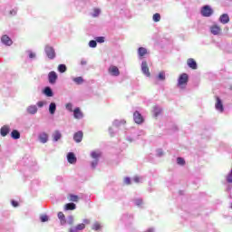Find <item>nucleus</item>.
I'll return each mask as SVG.
<instances>
[{
  "label": "nucleus",
  "mask_w": 232,
  "mask_h": 232,
  "mask_svg": "<svg viewBox=\"0 0 232 232\" xmlns=\"http://www.w3.org/2000/svg\"><path fill=\"white\" fill-rule=\"evenodd\" d=\"M86 224H90L89 219H84L83 223L78 224L76 226V228H78V231H82V229H84L86 227Z\"/></svg>",
  "instance_id": "nucleus-18"
},
{
  "label": "nucleus",
  "mask_w": 232,
  "mask_h": 232,
  "mask_svg": "<svg viewBox=\"0 0 232 232\" xmlns=\"http://www.w3.org/2000/svg\"><path fill=\"white\" fill-rule=\"evenodd\" d=\"M96 43H104V36H99L96 38Z\"/></svg>",
  "instance_id": "nucleus-38"
},
{
  "label": "nucleus",
  "mask_w": 232,
  "mask_h": 232,
  "mask_svg": "<svg viewBox=\"0 0 232 232\" xmlns=\"http://www.w3.org/2000/svg\"><path fill=\"white\" fill-rule=\"evenodd\" d=\"M61 137H63V135L59 130H55L53 134V140L54 142H57V140H61Z\"/></svg>",
  "instance_id": "nucleus-22"
},
{
  "label": "nucleus",
  "mask_w": 232,
  "mask_h": 232,
  "mask_svg": "<svg viewBox=\"0 0 232 232\" xmlns=\"http://www.w3.org/2000/svg\"><path fill=\"white\" fill-rule=\"evenodd\" d=\"M15 14H17V12H16L15 10L10 11V14H11V15H15Z\"/></svg>",
  "instance_id": "nucleus-48"
},
{
  "label": "nucleus",
  "mask_w": 232,
  "mask_h": 232,
  "mask_svg": "<svg viewBox=\"0 0 232 232\" xmlns=\"http://www.w3.org/2000/svg\"><path fill=\"white\" fill-rule=\"evenodd\" d=\"M69 224L70 226L73 225V218H70Z\"/></svg>",
  "instance_id": "nucleus-49"
},
{
  "label": "nucleus",
  "mask_w": 232,
  "mask_h": 232,
  "mask_svg": "<svg viewBox=\"0 0 232 232\" xmlns=\"http://www.w3.org/2000/svg\"><path fill=\"white\" fill-rule=\"evenodd\" d=\"M65 108L68 110V111H73V105L72 103H67Z\"/></svg>",
  "instance_id": "nucleus-36"
},
{
  "label": "nucleus",
  "mask_w": 232,
  "mask_h": 232,
  "mask_svg": "<svg viewBox=\"0 0 232 232\" xmlns=\"http://www.w3.org/2000/svg\"><path fill=\"white\" fill-rule=\"evenodd\" d=\"M177 163L179 166H184L186 164V160L183 158L179 157V158H177Z\"/></svg>",
  "instance_id": "nucleus-30"
},
{
  "label": "nucleus",
  "mask_w": 232,
  "mask_h": 232,
  "mask_svg": "<svg viewBox=\"0 0 232 232\" xmlns=\"http://www.w3.org/2000/svg\"><path fill=\"white\" fill-rule=\"evenodd\" d=\"M187 64L188 68H191V70H197V62L193 58H189L187 60Z\"/></svg>",
  "instance_id": "nucleus-13"
},
{
  "label": "nucleus",
  "mask_w": 232,
  "mask_h": 232,
  "mask_svg": "<svg viewBox=\"0 0 232 232\" xmlns=\"http://www.w3.org/2000/svg\"><path fill=\"white\" fill-rule=\"evenodd\" d=\"M99 14H101V10H99V9H94L93 17H97V16L99 15Z\"/></svg>",
  "instance_id": "nucleus-43"
},
{
  "label": "nucleus",
  "mask_w": 232,
  "mask_h": 232,
  "mask_svg": "<svg viewBox=\"0 0 232 232\" xmlns=\"http://www.w3.org/2000/svg\"><path fill=\"white\" fill-rule=\"evenodd\" d=\"M219 22L222 23V24H227V23H229V15L227 14H223L219 17Z\"/></svg>",
  "instance_id": "nucleus-16"
},
{
  "label": "nucleus",
  "mask_w": 232,
  "mask_h": 232,
  "mask_svg": "<svg viewBox=\"0 0 232 232\" xmlns=\"http://www.w3.org/2000/svg\"><path fill=\"white\" fill-rule=\"evenodd\" d=\"M44 93L47 97H53V92L52 91V89L50 87H45Z\"/></svg>",
  "instance_id": "nucleus-26"
},
{
  "label": "nucleus",
  "mask_w": 232,
  "mask_h": 232,
  "mask_svg": "<svg viewBox=\"0 0 232 232\" xmlns=\"http://www.w3.org/2000/svg\"><path fill=\"white\" fill-rule=\"evenodd\" d=\"M158 79H160V81H166V73L164 72H160L158 75Z\"/></svg>",
  "instance_id": "nucleus-33"
},
{
  "label": "nucleus",
  "mask_w": 232,
  "mask_h": 232,
  "mask_svg": "<svg viewBox=\"0 0 232 232\" xmlns=\"http://www.w3.org/2000/svg\"><path fill=\"white\" fill-rule=\"evenodd\" d=\"M73 81L76 82V84H82V82H84V79H82L81 76L73 78Z\"/></svg>",
  "instance_id": "nucleus-31"
},
{
  "label": "nucleus",
  "mask_w": 232,
  "mask_h": 232,
  "mask_svg": "<svg viewBox=\"0 0 232 232\" xmlns=\"http://www.w3.org/2000/svg\"><path fill=\"white\" fill-rule=\"evenodd\" d=\"M37 106H38V108H43V106H44V102H38Z\"/></svg>",
  "instance_id": "nucleus-44"
},
{
  "label": "nucleus",
  "mask_w": 232,
  "mask_h": 232,
  "mask_svg": "<svg viewBox=\"0 0 232 232\" xmlns=\"http://www.w3.org/2000/svg\"><path fill=\"white\" fill-rule=\"evenodd\" d=\"M82 137H84V133H82V130H79L78 132L74 133L73 140H75L77 143L82 142Z\"/></svg>",
  "instance_id": "nucleus-11"
},
{
  "label": "nucleus",
  "mask_w": 232,
  "mask_h": 232,
  "mask_svg": "<svg viewBox=\"0 0 232 232\" xmlns=\"http://www.w3.org/2000/svg\"><path fill=\"white\" fill-rule=\"evenodd\" d=\"M102 154L99 151H92L91 153L92 159H95L96 160L102 156Z\"/></svg>",
  "instance_id": "nucleus-28"
},
{
  "label": "nucleus",
  "mask_w": 232,
  "mask_h": 232,
  "mask_svg": "<svg viewBox=\"0 0 232 232\" xmlns=\"http://www.w3.org/2000/svg\"><path fill=\"white\" fill-rule=\"evenodd\" d=\"M42 222H48V216L44 215L41 217Z\"/></svg>",
  "instance_id": "nucleus-42"
},
{
  "label": "nucleus",
  "mask_w": 232,
  "mask_h": 232,
  "mask_svg": "<svg viewBox=\"0 0 232 232\" xmlns=\"http://www.w3.org/2000/svg\"><path fill=\"white\" fill-rule=\"evenodd\" d=\"M40 141L43 142V144H46L48 142V134L46 132H44L39 135Z\"/></svg>",
  "instance_id": "nucleus-20"
},
{
  "label": "nucleus",
  "mask_w": 232,
  "mask_h": 232,
  "mask_svg": "<svg viewBox=\"0 0 232 232\" xmlns=\"http://www.w3.org/2000/svg\"><path fill=\"white\" fill-rule=\"evenodd\" d=\"M68 200H69V202H79V196L73 195V194H69Z\"/></svg>",
  "instance_id": "nucleus-23"
},
{
  "label": "nucleus",
  "mask_w": 232,
  "mask_h": 232,
  "mask_svg": "<svg viewBox=\"0 0 232 232\" xmlns=\"http://www.w3.org/2000/svg\"><path fill=\"white\" fill-rule=\"evenodd\" d=\"M27 112L30 113L31 115H35L37 113V106L35 105H31L27 108Z\"/></svg>",
  "instance_id": "nucleus-21"
},
{
  "label": "nucleus",
  "mask_w": 232,
  "mask_h": 232,
  "mask_svg": "<svg viewBox=\"0 0 232 232\" xmlns=\"http://www.w3.org/2000/svg\"><path fill=\"white\" fill-rule=\"evenodd\" d=\"M210 32L213 35H219V34H221L222 32V29L220 28V26L214 24L210 26Z\"/></svg>",
  "instance_id": "nucleus-10"
},
{
  "label": "nucleus",
  "mask_w": 232,
  "mask_h": 232,
  "mask_svg": "<svg viewBox=\"0 0 232 232\" xmlns=\"http://www.w3.org/2000/svg\"><path fill=\"white\" fill-rule=\"evenodd\" d=\"M216 104H215V108L218 111H219V113H223L224 112V104H222V100H220L219 97L216 98Z\"/></svg>",
  "instance_id": "nucleus-5"
},
{
  "label": "nucleus",
  "mask_w": 232,
  "mask_h": 232,
  "mask_svg": "<svg viewBox=\"0 0 232 232\" xmlns=\"http://www.w3.org/2000/svg\"><path fill=\"white\" fill-rule=\"evenodd\" d=\"M124 183L127 185V186H130V184H131V179L130 178H125L124 179Z\"/></svg>",
  "instance_id": "nucleus-39"
},
{
  "label": "nucleus",
  "mask_w": 232,
  "mask_h": 232,
  "mask_svg": "<svg viewBox=\"0 0 232 232\" xmlns=\"http://www.w3.org/2000/svg\"><path fill=\"white\" fill-rule=\"evenodd\" d=\"M29 57H30V59L35 58V53H29Z\"/></svg>",
  "instance_id": "nucleus-47"
},
{
  "label": "nucleus",
  "mask_w": 232,
  "mask_h": 232,
  "mask_svg": "<svg viewBox=\"0 0 232 232\" xmlns=\"http://www.w3.org/2000/svg\"><path fill=\"white\" fill-rule=\"evenodd\" d=\"M136 206H142V199H137Z\"/></svg>",
  "instance_id": "nucleus-45"
},
{
  "label": "nucleus",
  "mask_w": 232,
  "mask_h": 232,
  "mask_svg": "<svg viewBox=\"0 0 232 232\" xmlns=\"http://www.w3.org/2000/svg\"><path fill=\"white\" fill-rule=\"evenodd\" d=\"M70 232H79L77 227L70 229Z\"/></svg>",
  "instance_id": "nucleus-46"
},
{
  "label": "nucleus",
  "mask_w": 232,
  "mask_h": 232,
  "mask_svg": "<svg viewBox=\"0 0 232 232\" xmlns=\"http://www.w3.org/2000/svg\"><path fill=\"white\" fill-rule=\"evenodd\" d=\"M58 218L60 220L61 226H64V224H66V216H64V213L58 212Z\"/></svg>",
  "instance_id": "nucleus-17"
},
{
  "label": "nucleus",
  "mask_w": 232,
  "mask_h": 232,
  "mask_svg": "<svg viewBox=\"0 0 232 232\" xmlns=\"http://www.w3.org/2000/svg\"><path fill=\"white\" fill-rule=\"evenodd\" d=\"M73 115H74V119H82V117L84 116L82 114V111H81V108L79 107L73 110Z\"/></svg>",
  "instance_id": "nucleus-15"
},
{
  "label": "nucleus",
  "mask_w": 232,
  "mask_h": 232,
  "mask_svg": "<svg viewBox=\"0 0 232 232\" xmlns=\"http://www.w3.org/2000/svg\"><path fill=\"white\" fill-rule=\"evenodd\" d=\"M1 41H2L3 44H5V46H12V44H14L12 39L9 38V36L6 34L2 36Z\"/></svg>",
  "instance_id": "nucleus-9"
},
{
  "label": "nucleus",
  "mask_w": 232,
  "mask_h": 232,
  "mask_svg": "<svg viewBox=\"0 0 232 232\" xmlns=\"http://www.w3.org/2000/svg\"><path fill=\"white\" fill-rule=\"evenodd\" d=\"M109 73L112 75L113 77H119L121 75V71H119V68L115 65H111L109 68Z\"/></svg>",
  "instance_id": "nucleus-6"
},
{
  "label": "nucleus",
  "mask_w": 232,
  "mask_h": 232,
  "mask_svg": "<svg viewBox=\"0 0 232 232\" xmlns=\"http://www.w3.org/2000/svg\"><path fill=\"white\" fill-rule=\"evenodd\" d=\"M55 110H57V106L55 105V103L52 102L49 106L50 114L53 115V113H55Z\"/></svg>",
  "instance_id": "nucleus-27"
},
{
  "label": "nucleus",
  "mask_w": 232,
  "mask_h": 232,
  "mask_svg": "<svg viewBox=\"0 0 232 232\" xmlns=\"http://www.w3.org/2000/svg\"><path fill=\"white\" fill-rule=\"evenodd\" d=\"M189 81V76L188 73H182L179 75L178 79V88H180L181 90H184L186 86H188V82Z\"/></svg>",
  "instance_id": "nucleus-1"
},
{
  "label": "nucleus",
  "mask_w": 232,
  "mask_h": 232,
  "mask_svg": "<svg viewBox=\"0 0 232 232\" xmlns=\"http://www.w3.org/2000/svg\"><path fill=\"white\" fill-rule=\"evenodd\" d=\"M139 181H140L139 177L134 178V182H139Z\"/></svg>",
  "instance_id": "nucleus-50"
},
{
  "label": "nucleus",
  "mask_w": 232,
  "mask_h": 232,
  "mask_svg": "<svg viewBox=\"0 0 232 232\" xmlns=\"http://www.w3.org/2000/svg\"><path fill=\"white\" fill-rule=\"evenodd\" d=\"M76 208L77 206L74 203H67L64 206L65 211H73Z\"/></svg>",
  "instance_id": "nucleus-19"
},
{
  "label": "nucleus",
  "mask_w": 232,
  "mask_h": 232,
  "mask_svg": "<svg viewBox=\"0 0 232 232\" xmlns=\"http://www.w3.org/2000/svg\"><path fill=\"white\" fill-rule=\"evenodd\" d=\"M141 71L144 75H146L147 77H150L151 73L150 72V67H148V62L143 61L141 63Z\"/></svg>",
  "instance_id": "nucleus-4"
},
{
  "label": "nucleus",
  "mask_w": 232,
  "mask_h": 232,
  "mask_svg": "<svg viewBox=\"0 0 232 232\" xmlns=\"http://www.w3.org/2000/svg\"><path fill=\"white\" fill-rule=\"evenodd\" d=\"M152 19L154 23H159V21H160V14L159 13L154 14Z\"/></svg>",
  "instance_id": "nucleus-29"
},
{
  "label": "nucleus",
  "mask_w": 232,
  "mask_h": 232,
  "mask_svg": "<svg viewBox=\"0 0 232 232\" xmlns=\"http://www.w3.org/2000/svg\"><path fill=\"white\" fill-rule=\"evenodd\" d=\"M11 204L14 208H18L19 207V203L15 200H12Z\"/></svg>",
  "instance_id": "nucleus-41"
},
{
  "label": "nucleus",
  "mask_w": 232,
  "mask_h": 232,
  "mask_svg": "<svg viewBox=\"0 0 232 232\" xmlns=\"http://www.w3.org/2000/svg\"><path fill=\"white\" fill-rule=\"evenodd\" d=\"M48 81L50 84H55L57 82V72L52 71L48 73Z\"/></svg>",
  "instance_id": "nucleus-7"
},
{
  "label": "nucleus",
  "mask_w": 232,
  "mask_h": 232,
  "mask_svg": "<svg viewBox=\"0 0 232 232\" xmlns=\"http://www.w3.org/2000/svg\"><path fill=\"white\" fill-rule=\"evenodd\" d=\"M161 113H162L161 109H159V108H155L154 109V115H155V117L160 116Z\"/></svg>",
  "instance_id": "nucleus-35"
},
{
  "label": "nucleus",
  "mask_w": 232,
  "mask_h": 232,
  "mask_svg": "<svg viewBox=\"0 0 232 232\" xmlns=\"http://www.w3.org/2000/svg\"><path fill=\"white\" fill-rule=\"evenodd\" d=\"M213 8H211L209 5H204V17H211L214 14Z\"/></svg>",
  "instance_id": "nucleus-8"
},
{
  "label": "nucleus",
  "mask_w": 232,
  "mask_h": 232,
  "mask_svg": "<svg viewBox=\"0 0 232 232\" xmlns=\"http://www.w3.org/2000/svg\"><path fill=\"white\" fill-rule=\"evenodd\" d=\"M201 14L204 15V7L201 8Z\"/></svg>",
  "instance_id": "nucleus-51"
},
{
  "label": "nucleus",
  "mask_w": 232,
  "mask_h": 232,
  "mask_svg": "<svg viewBox=\"0 0 232 232\" xmlns=\"http://www.w3.org/2000/svg\"><path fill=\"white\" fill-rule=\"evenodd\" d=\"M67 160L69 164H75V162H77V158L73 152H69L67 154Z\"/></svg>",
  "instance_id": "nucleus-12"
},
{
  "label": "nucleus",
  "mask_w": 232,
  "mask_h": 232,
  "mask_svg": "<svg viewBox=\"0 0 232 232\" xmlns=\"http://www.w3.org/2000/svg\"><path fill=\"white\" fill-rule=\"evenodd\" d=\"M11 137H12V139H14V140H16L17 139H21V133L18 132L17 130H14L11 132Z\"/></svg>",
  "instance_id": "nucleus-24"
},
{
  "label": "nucleus",
  "mask_w": 232,
  "mask_h": 232,
  "mask_svg": "<svg viewBox=\"0 0 232 232\" xmlns=\"http://www.w3.org/2000/svg\"><path fill=\"white\" fill-rule=\"evenodd\" d=\"M89 46H90L91 48H96V47H97V40H96V41H95V40L90 41Z\"/></svg>",
  "instance_id": "nucleus-34"
},
{
  "label": "nucleus",
  "mask_w": 232,
  "mask_h": 232,
  "mask_svg": "<svg viewBox=\"0 0 232 232\" xmlns=\"http://www.w3.org/2000/svg\"><path fill=\"white\" fill-rule=\"evenodd\" d=\"M138 53L140 57H144V55H146V53H148V50L144 47H140L138 49Z\"/></svg>",
  "instance_id": "nucleus-25"
},
{
  "label": "nucleus",
  "mask_w": 232,
  "mask_h": 232,
  "mask_svg": "<svg viewBox=\"0 0 232 232\" xmlns=\"http://www.w3.org/2000/svg\"><path fill=\"white\" fill-rule=\"evenodd\" d=\"M58 71L60 73H64V72H66V66L64 64L58 65Z\"/></svg>",
  "instance_id": "nucleus-32"
},
{
  "label": "nucleus",
  "mask_w": 232,
  "mask_h": 232,
  "mask_svg": "<svg viewBox=\"0 0 232 232\" xmlns=\"http://www.w3.org/2000/svg\"><path fill=\"white\" fill-rule=\"evenodd\" d=\"M10 133V126L5 125L0 130V134L2 137H6Z\"/></svg>",
  "instance_id": "nucleus-14"
},
{
  "label": "nucleus",
  "mask_w": 232,
  "mask_h": 232,
  "mask_svg": "<svg viewBox=\"0 0 232 232\" xmlns=\"http://www.w3.org/2000/svg\"><path fill=\"white\" fill-rule=\"evenodd\" d=\"M133 119H134V122H136V124H142V122H144V117H142V114H140V112H139V111H136L133 113Z\"/></svg>",
  "instance_id": "nucleus-3"
},
{
  "label": "nucleus",
  "mask_w": 232,
  "mask_h": 232,
  "mask_svg": "<svg viewBox=\"0 0 232 232\" xmlns=\"http://www.w3.org/2000/svg\"><path fill=\"white\" fill-rule=\"evenodd\" d=\"M44 52L48 57V59L53 60L55 59V49L50 45H46L44 48Z\"/></svg>",
  "instance_id": "nucleus-2"
},
{
  "label": "nucleus",
  "mask_w": 232,
  "mask_h": 232,
  "mask_svg": "<svg viewBox=\"0 0 232 232\" xmlns=\"http://www.w3.org/2000/svg\"><path fill=\"white\" fill-rule=\"evenodd\" d=\"M92 229L94 231H99V229H101V224L99 223H94V225L92 226Z\"/></svg>",
  "instance_id": "nucleus-37"
},
{
  "label": "nucleus",
  "mask_w": 232,
  "mask_h": 232,
  "mask_svg": "<svg viewBox=\"0 0 232 232\" xmlns=\"http://www.w3.org/2000/svg\"><path fill=\"white\" fill-rule=\"evenodd\" d=\"M97 164H99V160H95L94 161L92 162V168H97Z\"/></svg>",
  "instance_id": "nucleus-40"
}]
</instances>
